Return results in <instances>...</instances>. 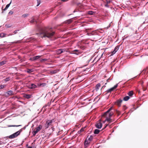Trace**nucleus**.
<instances>
[{
	"instance_id": "f257e3e1",
	"label": "nucleus",
	"mask_w": 148,
	"mask_h": 148,
	"mask_svg": "<svg viewBox=\"0 0 148 148\" xmlns=\"http://www.w3.org/2000/svg\"><path fill=\"white\" fill-rule=\"evenodd\" d=\"M55 34V32L52 31V28H45L42 29L40 32L41 37H43L51 38Z\"/></svg>"
},
{
	"instance_id": "f03ea898",
	"label": "nucleus",
	"mask_w": 148,
	"mask_h": 148,
	"mask_svg": "<svg viewBox=\"0 0 148 148\" xmlns=\"http://www.w3.org/2000/svg\"><path fill=\"white\" fill-rule=\"evenodd\" d=\"M112 107H110L106 112L104 113L102 116L105 118L111 117L113 115L114 113L113 111H111L112 109Z\"/></svg>"
},
{
	"instance_id": "7ed1b4c3",
	"label": "nucleus",
	"mask_w": 148,
	"mask_h": 148,
	"mask_svg": "<svg viewBox=\"0 0 148 148\" xmlns=\"http://www.w3.org/2000/svg\"><path fill=\"white\" fill-rule=\"evenodd\" d=\"M84 79L83 75H78L77 77L73 78L71 79L74 80L75 82L79 83L82 81Z\"/></svg>"
},
{
	"instance_id": "20e7f679",
	"label": "nucleus",
	"mask_w": 148,
	"mask_h": 148,
	"mask_svg": "<svg viewBox=\"0 0 148 148\" xmlns=\"http://www.w3.org/2000/svg\"><path fill=\"white\" fill-rule=\"evenodd\" d=\"M22 132V129H21L18 131L14 133L9 136V138L12 139L20 135L21 132Z\"/></svg>"
},
{
	"instance_id": "39448f33",
	"label": "nucleus",
	"mask_w": 148,
	"mask_h": 148,
	"mask_svg": "<svg viewBox=\"0 0 148 148\" xmlns=\"http://www.w3.org/2000/svg\"><path fill=\"white\" fill-rule=\"evenodd\" d=\"M22 132V129H21L18 131L14 133L9 136V138L12 139L20 135L21 132Z\"/></svg>"
},
{
	"instance_id": "423d86ee",
	"label": "nucleus",
	"mask_w": 148,
	"mask_h": 148,
	"mask_svg": "<svg viewBox=\"0 0 148 148\" xmlns=\"http://www.w3.org/2000/svg\"><path fill=\"white\" fill-rule=\"evenodd\" d=\"M53 119L51 120H48L46 121V123L45 124L44 127L45 129H47L49 128V127L51 125V124L53 121Z\"/></svg>"
},
{
	"instance_id": "0eeeda50",
	"label": "nucleus",
	"mask_w": 148,
	"mask_h": 148,
	"mask_svg": "<svg viewBox=\"0 0 148 148\" xmlns=\"http://www.w3.org/2000/svg\"><path fill=\"white\" fill-rule=\"evenodd\" d=\"M42 125H40L38 127L36 128V131H34L33 132V135L34 136L36 134L39 132L40 130L42 128Z\"/></svg>"
},
{
	"instance_id": "6e6552de",
	"label": "nucleus",
	"mask_w": 148,
	"mask_h": 148,
	"mask_svg": "<svg viewBox=\"0 0 148 148\" xmlns=\"http://www.w3.org/2000/svg\"><path fill=\"white\" fill-rule=\"evenodd\" d=\"M67 51L66 49H60L56 50V52L57 54H60L64 52H66Z\"/></svg>"
},
{
	"instance_id": "1a4fd4ad",
	"label": "nucleus",
	"mask_w": 148,
	"mask_h": 148,
	"mask_svg": "<svg viewBox=\"0 0 148 148\" xmlns=\"http://www.w3.org/2000/svg\"><path fill=\"white\" fill-rule=\"evenodd\" d=\"M118 84H116L114 87L107 90V93L111 92L114 89L116 88L118 86Z\"/></svg>"
},
{
	"instance_id": "9d476101",
	"label": "nucleus",
	"mask_w": 148,
	"mask_h": 148,
	"mask_svg": "<svg viewBox=\"0 0 148 148\" xmlns=\"http://www.w3.org/2000/svg\"><path fill=\"white\" fill-rule=\"evenodd\" d=\"M119 49V46H117L115 48L114 50L111 52L110 56L113 55Z\"/></svg>"
},
{
	"instance_id": "9b49d317",
	"label": "nucleus",
	"mask_w": 148,
	"mask_h": 148,
	"mask_svg": "<svg viewBox=\"0 0 148 148\" xmlns=\"http://www.w3.org/2000/svg\"><path fill=\"white\" fill-rule=\"evenodd\" d=\"M102 123L100 122L97 123L95 124L96 127L98 129L101 128L102 127Z\"/></svg>"
},
{
	"instance_id": "f8f14e48",
	"label": "nucleus",
	"mask_w": 148,
	"mask_h": 148,
	"mask_svg": "<svg viewBox=\"0 0 148 148\" xmlns=\"http://www.w3.org/2000/svg\"><path fill=\"white\" fill-rule=\"evenodd\" d=\"M90 142L87 140V138L85 141L84 143V146L85 148L87 147L89 145Z\"/></svg>"
},
{
	"instance_id": "ddd939ff",
	"label": "nucleus",
	"mask_w": 148,
	"mask_h": 148,
	"mask_svg": "<svg viewBox=\"0 0 148 148\" xmlns=\"http://www.w3.org/2000/svg\"><path fill=\"white\" fill-rule=\"evenodd\" d=\"M123 100L121 99H119L117 100L115 102L116 104L119 107H120L121 106V103H122Z\"/></svg>"
},
{
	"instance_id": "4468645a",
	"label": "nucleus",
	"mask_w": 148,
	"mask_h": 148,
	"mask_svg": "<svg viewBox=\"0 0 148 148\" xmlns=\"http://www.w3.org/2000/svg\"><path fill=\"white\" fill-rule=\"evenodd\" d=\"M148 69H143L141 72L139 74H140L141 73L145 74V73H147L148 71L147 70Z\"/></svg>"
},
{
	"instance_id": "2eb2a0df",
	"label": "nucleus",
	"mask_w": 148,
	"mask_h": 148,
	"mask_svg": "<svg viewBox=\"0 0 148 148\" xmlns=\"http://www.w3.org/2000/svg\"><path fill=\"white\" fill-rule=\"evenodd\" d=\"M29 88L31 89H34L37 88V86L34 84H32Z\"/></svg>"
},
{
	"instance_id": "dca6fc26",
	"label": "nucleus",
	"mask_w": 148,
	"mask_h": 148,
	"mask_svg": "<svg viewBox=\"0 0 148 148\" xmlns=\"http://www.w3.org/2000/svg\"><path fill=\"white\" fill-rule=\"evenodd\" d=\"M31 95L25 94L24 95V97L28 99L30 98L31 97Z\"/></svg>"
},
{
	"instance_id": "f3484780",
	"label": "nucleus",
	"mask_w": 148,
	"mask_h": 148,
	"mask_svg": "<svg viewBox=\"0 0 148 148\" xmlns=\"http://www.w3.org/2000/svg\"><path fill=\"white\" fill-rule=\"evenodd\" d=\"M11 2H12V1H11L10 3L7 5H6V7L4 9H3V11H5V10H7L8 9V7L10 6L11 3Z\"/></svg>"
},
{
	"instance_id": "a211bd4d",
	"label": "nucleus",
	"mask_w": 148,
	"mask_h": 148,
	"mask_svg": "<svg viewBox=\"0 0 148 148\" xmlns=\"http://www.w3.org/2000/svg\"><path fill=\"white\" fill-rule=\"evenodd\" d=\"M7 34L3 33H0V37L3 38L6 36Z\"/></svg>"
},
{
	"instance_id": "6ab92c4d",
	"label": "nucleus",
	"mask_w": 148,
	"mask_h": 148,
	"mask_svg": "<svg viewBox=\"0 0 148 148\" xmlns=\"http://www.w3.org/2000/svg\"><path fill=\"white\" fill-rule=\"evenodd\" d=\"M79 52V50L77 49L75 50L72 51L73 54H78L77 53Z\"/></svg>"
},
{
	"instance_id": "aec40b11",
	"label": "nucleus",
	"mask_w": 148,
	"mask_h": 148,
	"mask_svg": "<svg viewBox=\"0 0 148 148\" xmlns=\"http://www.w3.org/2000/svg\"><path fill=\"white\" fill-rule=\"evenodd\" d=\"M6 93L8 94V95H13L14 94L13 93V92L12 90H10L8 91Z\"/></svg>"
},
{
	"instance_id": "412c9836",
	"label": "nucleus",
	"mask_w": 148,
	"mask_h": 148,
	"mask_svg": "<svg viewBox=\"0 0 148 148\" xmlns=\"http://www.w3.org/2000/svg\"><path fill=\"white\" fill-rule=\"evenodd\" d=\"M41 56H35L33 58V59L34 60H37V59L40 58Z\"/></svg>"
},
{
	"instance_id": "4be33fe9",
	"label": "nucleus",
	"mask_w": 148,
	"mask_h": 148,
	"mask_svg": "<svg viewBox=\"0 0 148 148\" xmlns=\"http://www.w3.org/2000/svg\"><path fill=\"white\" fill-rule=\"evenodd\" d=\"M88 136L87 138H88ZM87 138V140H88L90 142L92 140L93 137L91 136H90L88 138Z\"/></svg>"
},
{
	"instance_id": "5701e85b",
	"label": "nucleus",
	"mask_w": 148,
	"mask_h": 148,
	"mask_svg": "<svg viewBox=\"0 0 148 148\" xmlns=\"http://www.w3.org/2000/svg\"><path fill=\"white\" fill-rule=\"evenodd\" d=\"M12 26V25L10 24H6L5 25V27L7 28H10Z\"/></svg>"
},
{
	"instance_id": "b1692460",
	"label": "nucleus",
	"mask_w": 148,
	"mask_h": 148,
	"mask_svg": "<svg viewBox=\"0 0 148 148\" xmlns=\"http://www.w3.org/2000/svg\"><path fill=\"white\" fill-rule=\"evenodd\" d=\"M100 86L101 85L99 83L97 84L96 86V89L97 90H98L100 87Z\"/></svg>"
},
{
	"instance_id": "393cba45",
	"label": "nucleus",
	"mask_w": 148,
	"mask_h": 148,
	"mask_svg": "<svg viewBox=\"0 0 148 148\" xmlns=\"http://www.w3.org/2000/svg\"><path fill=\"white\" fill-rule=\"evenodd\" d=\"M130 98L129 96H126L124 97L123 100L125 101H127L130 99Z\"/></svg>"
},
{
	"instance_id": "a878e982",
	"label": "nucleus",
	"mask_w": 148,
	"mask_h": 148,
	"mask_svg": "<svg viewBox=\"0 0 148 148\" xmlns=\"http://www.w3.org/2000/svg\"><path fill=\"white\" fill-rule=\"evenodd\" d=\"M100 132V130L98 129H95L94 131V133L95 134H98Z\"/></svg>"
},
{
	"instance_id": "bb28decb",
	"label": "nucleus",
	"mask_w": 148,
	"mask_h": 148,
	"mask_svg": "<svg viewBox=\"0 0 148 148\" xmlns=\"http://www.w3.org/2000/svg\"><path fill=\"white\" fill-rule=\"evenodd\" d=\"M6 61H3L0 62V66H2L6 64Z\"/></svg>"
},
{
	"instance_id": "cd10ccee",
	"label": "nucleus",
	"mask_w": 148,
	"mask_h": 148,
	"mask_svg": "<svg viewBox=\"0 0 148 148\" xmlns=\"http://www.w3.org/2000/svg\"><path fill=\"white\" fill-rule=\"evenodd\" d=\"M22 126L21 125H8V127H18L19 126Z\"/></svg>"
},
{
	"instance_id": "c85d7f7f",
	"label": "nucleus",
	"mask_w": 148,
	"mask_h": 148,
	"mask_svg": "<svg viewBox=\"0 0 148 148\" xmlns=\"http://www.w3.org/2000/svg\"><path fill=\"white\" fill-rule=\"evenodd\" d=\"M84 128H82L78 132V133L79 134H80L81 132L84 131Z\"/></svg>"
},
{
	"instance_id": "c756f323",
	"label": "nucleus",
	"mask_w": 148,
	"mask_h": 148,
	"mask_svg": "<svg viewBox=\"0 0 148 148\" xmlns=\"http://www.w3.org/2000/svg\"><path fill=\"white\" fill-rule=\"evenodd\" d=\"M95 13L94 12L92 11H89L88 12V14L90 15H93Z\"/></svg>"
},
{
	"instance_id": "7c9ffc66",
	"label": "nucleus",
	"mask_w": 148,
	"mask_h": 148,
	"mask_svg": "<svg viewBox=\"0 0 148 148\" xmlns=\"http://www.w3.org/2000/svg\"><path fill=\"white\" fill-rule=\"evenodd\" d=\"M111 117L106 118L105 121H107L108 122L110 121L111 120Z\"/></svg>"
},
{
	"instance_id": "2f4dec72",
	"label": "nucleus",
	"mask_w": 148,
	"mask_h": 148,
	"mask_svg": "<svg viewBox=\"0 0 148 148\" xmlns=\"http://www.w3.org/2000/svg\"><path fill=\"white\" fill-rule=\"evenodd\" d=\"M37 4L36 5L37 6H38L41 3V0H37Z\"/></svg>"
},
{
	"instance_id": "473e14b6",
	"label": "nucleus",
	"mask_w": 148,
	"mask_h": 148,
	"mask_svg": "<svg viewBox=\"0 0 148 148\" xmlns=\"http://www.w3.org/2000/svg\"><path fill=\"white\" fill-rule=\"evenodd\" d=\"M33 69H27V72L28 73H30L31 72L33 71Z\"/></svg>"
},
{
	"instance_id": "72a5a7b5",
	"label": "nucleus",
	"mask_w": 148,
	"mask_h": 148,
	"mask_svg": "<svg viewBox=\"0 0 148 148\" xmlns=\"http://www.w3.org/2000/svg\"><path fill=\"white\" fill-rule=\"evenodd\" d=\"M6 86L5 85H0V89L4 88Z\"/></svg>"
},
{
	"instance_id": "f704fd0d",
	"label": "nucleus",
	"mask_w": 148,
	"mask_h": 148,
	"mask_svg": "<svg viewBox=\"0 0 148 148\" xmlns=\"http://www.w3.org/2000/svg\"><path fill=\"white\" fill-rule=\"evenodd\" d=\"M41 83V86L44 87L46 86V84L45 83Z\"/></svg>"
},
{
	"instance_id": "c9c22d12",
	"label": "nucleus",
	"mask_w": 148,
	"mask_h": 148,
	"mask_svg": "<svg viewBox=\"0 0 148 148\" xmlns=\"http://www.w3.org/2000/svg\"><path fill=\"white\" fill-rule=\"evenodd\" d=\"M128 95L130 96H132L133 95V92L132 91H130L128 92Z\"/></svg>"
},
{
	"instance_id": "e433bc0d",
	"label": "nucleus",
	"mask_w": 148,
	"mask_h": 148,
	"mask_svg": "<svg viewBox=\"0 0 148 148\" xmlns=\"http://www.w3.org/2000/svg\"><path fill=\"white\" fill-rule=\"evenodd\" d=\"M29 14H23L22 15V17L25 18L27 16H28Z\"/></svg>"
},
{
	"instance_id": "4c0bfd02",
	"label": "nucleus",
	"mask_w": 148,
	"mask_h": 148,
	"mask_svg": "<svg viewBox=\"0 0 148 148\" xmlns=\"http://www.w3.org/2000/svg\"><path fill=\"white\" fill-rule=\"evenodd\" d=\"M10 79V77H8L4 79L5 82H6L9 81Z\"/></svg>"
},
{
	"instance_id": "58836bf2",
	"label": "nucleus",
	"mask_w": 148,
	"mask_h": 148,
	"mask_svg": "<svg viewBox=\"0 0 148 148\" xmlns=\"http://www.w3.org/2000/svg\"><path fill=\"white\" fill-rule=\"evenodd\" d=\"M19 30V29H18V30H17L14 31L13 32V33H14L13 34H16L17 33L18 31Z\"/></svg>"
},
{
	"instance_id": "ea45409f",
	"label": "nucleus",
	"mask_w": 148,
	"mask_h": 148,
	"mask_svg": "<svg viewBox=\"0 0 148 148\" xmlns=\"http://www.w3.org/2000/svg\"><path fill=\"white\" fill-rule=\"evenodd\" d=\"M47 60V59H41L40 60V61L41 62H43L46 61Z\"/></svg>"
},
{
	"instance_id": "a19ab883",
	"label": "nucleus",
	"mask_w": 148,
	"mask_h": 148,
	"mask_svg": "<svg viewBox=\"0 0 148 148\" xmlns=\"http://www.w3.org/2000/svg\"><path fill=\"white\" fill-rule=\"evenodd\" d=\"M72 21H71V19H69L67 21V23L68 24H69L70 23H71V22Z\"/></svg>"
},
{
	"instance_id": "79ce46f5",
	"label": "nucleus",
	"mask_w": 148,
	"mask_h": 148,
	"mask_svg": "<svg viewBox=\"0 0 148 148\" xmlns=\"http://www.w3.org/2000/svg\"><path fill=\"white\" fill-rule=\"evenodd\" d=\"M30 22L32 23H33L34 22V19L33 18L32 20L30 21Z\"/></svg>"
},
{
	"instance_id": "37998d69",
	"label": "nucleus",
	"mask_w": 148,
	"mask_h": 148,
	"mask_svg": "<svg viewBox=\"0 0 148 148\" xmlns=\"http://www.w3.org/2000/svg\"><path fill=\"white\" fill-rule=\"evenodd\" d=\"M37 87H40L41 86V83H38L37 84V85H36Z\"/></svg>"
},
{
	"instance_id": "c03bdc74",
	"label": "nucleus",
	"mask_w": 148,
	"mask_h": 148,
	"mask_svg": "<svg viewBox=\"0 0 148 148\" xmlns=\"http://www.w3.org/2000/svg\"><path fill=\"white\" fill-rule=\"evenodd\" d=\"M13 34H12L10 33V34H7L6 36H10L12 35H13Z\"/></svg>"
},
{
	"instance_id": "a18cd8bd",
	"label": "nucleus",
	"mask_w": 148,
	"mask_h": 148,
	"mask_svg": "<svg viewBox=\"0 0 148 148\" xmlns=\"http://www.w3.org/2000/svg\"><path fill=\"white\" fill-rule=\"evenodd\" d=\"M27 126V125H26V126H25V127H24L23 128H21V129H22V131H23V129H26V127Z\"/></svg>"
},
{
	"instance_id": "49530a36",
	"label": "nucleus",
	"mask_w": 148,
	"mask_h": 148,
	"mask_svg": "<svg viewBox=\"0 0 148 148\" xmlns=\"http://www.w3.org/2000/svg\"><path fill=\"white\" fill-rule=\"evenodd\" d=\"M56 70H54L53 71H52V73H56Z\"/></svg>"
},
{
	"instance_id": "de8ad7c7",
	"label": "nucleus",
	"mask_w": 148,
	"mask_h": 148,
	"mask_svg": "<svg viewBox=\"0 0 148 148\" xmlns=\"http://www.w3.org/2000/svg\"><path fill=\"white\" fill-rule=\"evenodd\" d=\"M68 0H61V1H63V2H66L67 1H68Z\"/></svg>"
},
{
	"instance_id": "09e8293b",
	"label": "nucleus",
	"mask_w": 148,
	"mask_h": 148,
	"mask_svg": "<svg viewBox=\"0 0 148 148\" xmlns=\"http://www.w3.org/2000/svg\"><path fill=\"white\" fill-rule=\"evenodd\" d=\"M20 42V40H18L15 43H19Z\"/></svg>"
},
{
	"instance_id": "8fccbe9b",
	"label": "nucleus",
	"mask_w": 148,
	"mask_h": 148,
	"mask_svg": "<svg viewBox=\"0 0 148 148\" xmlns=\"http://www.w3.org/2000/svg\"><path fill=\"white\" fill-rule=\"evenodd\" d=\"M105 6L106 7H109V5H108V4H106L105 5Z\"/></svg>"
},
{
	"instance_id": "3c124183",
	"label": "nucleus",
	"mask_w": 148,
	"mask_h": 148,
	"mask_svg": "<svg viewBox=\"0 0 148 148\" xmlns=\"http://www.w3.org/2000/svg\"><path fill=\"white\" fill-rule=\"evenodd\" d=\"M10 13L11 14H13V12L11 11H10L9 13V14Z\"/></svg>"
},
{
	"instance_id": "603ef678",
	"label": "nucleus",
	"mask_w": 148,
	"mask_h": 148,
	"mask_svg": "<svg viewBox=\"0 0 148 148\" xmlns=\"http://www.w3.org/2000/svg\"><path fill=\"white\" fill-rule=\"evenodd\" d=\"M85 71V70H82V71H81V72H78V73H79V74H80V73H82V71Z\"/></svg>"
},
{
	"instance_id": "864d4df0",
	"label": "nucleus",
	"mask_w": 148,
	"mask_h": 148,
	"mask_svg": "<svg viewBox=\"0 0 148 148\" xmlns=\"http://www.w3.org/2000/svg\"><path fill=\"white\" fill-rule=\"evenodd\" d=\"M108 125V124L106 125V126L105 127H104L103 129H105V128H106L107 127V126Z\"/></svg>"
},
{
	"instance_id": "5fc2aeb1",
	"label": "nucleus",
	"mask_w": 148,
	"mask_h": 148,
	"mask_svg": "<svg viewBox=\"0 0 148 148\" xmlns=\"http://www.w3.org/2000/svg\"><path fill=\"white\" fill-rule=\"evenodd\" d=\"M81 68H78V69H76V70H77V69H79V70H80V69H81Z\"/></svg>"
},
{
	"instance_id": "6e6d98bb",
	"label": "nucleus",
	"mask_w": 148,
	"mask_h": 148,
	"mask_svg": "<svg viewBox=\"0 0 148 148\" xmlns=\"http://www.w3.org/2000/svg\"><path fill=\"white\" fill-rule=\"evenodd\" d=\"M110 79L109 78L108 79H107V82H109V80Z\"/></svg>"
},
{
	"instance_id": "4d7b16f0",
	"label": "nucleus",
	"mask_w": 148,
	"mask_h": 148,
	"mask_svg": "<svg viewBox=\"0 0 148 148\" xmlns=\"http://www.w3.org/2000/svg\"><path fill=\"white\" fill-rule=\"evenodd\" d=\"M27 148H32V147H29Z\"/></svg>"
},
{
	"instance_id": "13d9d810",
	"label": "nucleus",
	"mask_w": 148,
	"mask_h": 148,
	"mask_svg": "<svg viewBox=\"0 0 148 148\" xmlns=\"http://www.w3.org/2000/svg\"><path fill=\"white\" fill-rule=\"evenodd\" d=\"M110 3V1L108 2V1H107V4H108L109 3Z\"/></svg>"
},
{
	"instance_id": "bf43d9fd",
	"label": "nucleus",
	"mask_w": 148,
	"mask_h": 148,
	"mask_svg": "<svg viewBox=\"0 0 148 148\" xmlns=\"http://www.w3.org/2000/svg\"><path fill=\"white\" fill-rule=\"evenodd\" d=\"M75 0H73V1L74 3Z\"/></svg>"
},
{
	"instance_id": "052dcab7",
	"label": "nucleus",
	"mask_w": 148,
	"mask_h": 148,
	"mask_svg": "<svg viewBox=\"0 0 148 148\" xmlns=\"http://www.w3.org/2000/svg\"><path fill=\"white\" fill-rule=\"evenodd\" d=\"M105 121H103V123H104L105 122Z\"/></svg>"
},
{
	"instance_id": "680f3d73",
	"label": "nucleus",
	"mask_w": 148,
	"mask_h": 148,
	"mask_svg": "<svg viewBox=\"0 0 148 148\" xmlns=\"http://www.w3.org/2000/svg\"><path fill=\"white\" fill-rule=\"evenodd\" d=\"M94 76H95V75H93L92 76H93V77H94Z\"/></svg>"
},
{
	"instance_id": "e2e57ef3",
	"label": "nucleus",
	"mask_w": 148,
	"mask_h": 148,
	"mask_svg": "<svg viewBox=\"0 0 148 148\" xmlns=\"http://www.w3.org/2000/svg\"><path fill=\"white\" fill-rule=\"evenodd\" d=\"M3 13V11L2 12V13Z\"/></svg>"
},
{
	"instance_id": "0e129e2a",
	"label": "nucleus",
	"mask_w": 148,
	"mask_h": 148,
	"mask_svg": "<svg viewBox=\"0 0 148 148\" xmlns=\"http://www.w3.org/2000/svg\"><path fill=\"white\" fill-rule=\"evenodd\" d=\"M107 84L106 83H105V84Z\"/></svg>"
}]
</instances>
